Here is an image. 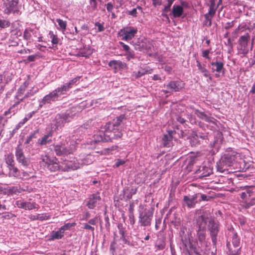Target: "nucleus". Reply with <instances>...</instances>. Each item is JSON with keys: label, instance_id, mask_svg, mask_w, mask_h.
Listing matches in <instances>:
<instances>
[{"label": "nucleus", "instance_id": "nucleus-64", "mask_svg": "<svg viewBox=\"0 0 255 255\" xmlns=\"http://www.w3.org/2000/svg\"><path fill=\"white\" fill-rule=\"evenodd\" d=\"M119 43L123 47V50L125 51L126 52L131 50L129 46L123 42L120 41Z\"/></svg>", "mask_w": 255, "mask_h": 255}, {"label": "nucleus", "instance_id": "nucleus-51", "mask_svg": "<svg viewBox=\"0 0 255 255\" xmlns=\"http://www.w3.org/2000/svg\"><path fill=\"white\" fill-rule=\"evenodd\" d=\"M10 22L8 20L0 18V27L4 28L10 26Z\"/></svg>", "mask_w": 255, "mask_h": 255}, {"label": "nucleus", "instance_id": "nucleus-47", "mask_svg": "<svg viewBox=\"0 0 255 255\" xmlns=\"http://www.w3.org/2000/svg\"><path fill=\"white\" fill-rule=\"evenodd\" d=\"M92 54V51L90 48H87L81 50L79 53V55L82 57H87Z\"/></svg>", "mask_w": 255, "mask_h": 255}, {"label": "nucleus", "instance_id": "nucleus-23", "mask_svg": "<svg viewBox=\"0 0 255 255\" xmlns=\"http://www.w3.org/2000/svg\"><path fill=\"white\" fill-rule=\"evenodd\" d=\"M193 112L199 119L210 123H215L216 120L206 114L205 112L199 110L194 109Z\"/></svg>", "mask_w": 255, "mask_h": 255}, {"label": "nucleus", "instance_id": "nucleus-42", "mask_svg": "<svg viewBox=\"0 0 255 255\" xmlns=\"http://www.w3.org/2000/svg\"><path fill=\"white\" fill-rule=\"evenodd\" d=\"M213 17L214 16H211L210 15H209L207 13L205 14V20L203 22V25L207 27L211 26L212 25V19Z\"/></svg>", "mask_w": 255, "mask_h": 255}, {"label": "nucleus", "instance_id": "nucleus-10", "mask_svg": "<svg viewBox=\"0 0 255 255\" xmlns=\"http://www.w3.org/2000/svg\"><path fill=\"white\" fill-rule=\"evenodd\" d=\"M209 67L212 73L215 72V77L216 78H219L221 75L223 76L225 74L224 63L221 59H218L217 57L214 58L210 62Z\"/></svg>", "mask_w": 255, "mask_h": 255}, {"label": "nucleus", "instance_id": "nucleus-49", "mask_svg": "<svg viewBox=\"0 0 255 255\" xmlns=\"http://www.w3.org/2000/svg\"><path fill=\"white\" fill-rule=\"evenodd\" d=\"M75 223H66L62 227H61L59 229L64 234V232L67 230H69L71 227H73L75 226Z\"/></svg>", "mask_w": 255, "mask_h": 255}, {"label": "nucleus", "instance_id": "nucleus-9", "mask_svg": "<svg viewBox=\"0 0 255 255\" xmlns=\"http://www.w3.org/2000/svg\"><path fill=\"white\" fill-rule=\"evenodd\" d=\"M226 247L228 255H239L241 252L240 247V238L237 233L233 232L230 241H227Z\"/></svg>", "mask_w": 255, "mask_h": 255}, {"label": "nucleus", "instance_id": "nucleus-32", "mask_svg": "<svg viewBox=\"0 0 255 255\" xmlns=\"http://www.w3.org/2000/svg\"><path fill=\"white\" fill-rule=\"evenodd\" d=\"M119 234L121 235V239L125 241V243L127 242V230L125 226L122 223H119L117 226Z\"/></svg>", "mask_w": 255, "mask_h": 255}, {"label": "nucleus", "instance_id": "nucleus-52", "mask_svg": "<svg viewBox=\"0 0 255 255\" xmlns=\"http://www.w3.org/2000/svg\"><path fill=\"white\" fill-rule=\"evenodd\" d=\"M255 205V198H253L250 202H244L243 203V206L246 209H248L250 207Z\"/></svg>", "mask_w": 255, "mask_h": 255}, {"label": "nucleus", "instance_id": "nucleus-29", "mask_svg": "<svg viewBox=\"0 0 255 255\" xmlns=\"http://www.w3.org/2000/svg\"><path fill=\"white\" fill-rule=\"evenodd\" d=\"M109 66L118 70L124 69L126 67L127 65L126 63L120 60H111L109 62Z\"/></svg>", "mask_w": 255, "mask_h": 255}, {"label": "nucleus", "instance_id": "nucleus-39", "mask_svg": "<svg viewBox=\"0 0 255 255\" xmlns=\"http://www.w3.org/2000/svg\"><path fill=\"white\" fill-rule=\"evenodd\" d=\"M38 133V130H34L33 132L27 136L25 141V144H29L33 139L37 138V134Z\"/></svg>", "mask_w": 255, "mask_h": 255}, {"label": "nucleus", "instance_id": "nucleus-7", "mask_svg": "<svg viewBox=\"0 0 255 255\" xmlns=\"http://www.w3.org/2000/svg\"><path fill=\"white\" fill-rule=\"evenodd\" d=\"M139 213L138 223L141 226L147 227L151 225L153 218L154 208H147L146 206L140 204L138 210Z\"/></svg>", "mask_w": 255, "mask_h": 255}, {"label": "nucleus", "instance_id": "nucleus-17", "mask_svg": "<svg viewBox=\"0 0 255 255\" xmlns=\"http://www.w3.org/2000/svg\"><path fill=\"white\" fill-rule=\"evenodd\" d=\"M29 199V201L25 200L23 198H20L15 201V205L20 209L25 210H31L36 208V203L35 202H31Z\"/></svg>", "mask_w": 255, "mask_h": 255}, {"label": "nucleus", "instance_id": "nucleus-24", "mask_svg": "<svg viewBox=\"0 0 255 255\" xmlns=\"http://www.w3.org/2000/svg\"><path fill=\"white\" fill-rule=\"evenodd\" d=\"M20 103V102L15 100V103L9 108V109L4 113L3 116L7 117L8 118L11 117V116L8 117L9 114L14 115L21 108V106L19 105Z\"/></svg>", "mask_w": 255, "mask_h": 255}, {"label": "nucleus", "instance_id": "nucleus-53", "mask_svg": "<svg viewBox=\"0 0 255 255\" xmlns=\"http://www.w3.org/2000/svg\"><path fill=\"white\" fill-rule=\"evenodd\" d=\"M118 148V146H116V145L112 146L110 148H108L106 149L105 153H107L108 154H115V153H116L115 151L117 150Z\"/></svg>", "mask_w": 255, "mask_h": 255}, {"label": "nucleus", "instance_id": "nucleus-22", "mask_svg": "<svg viewBox=\"0 0 255 255\" xmlns=\"http://www.w3.org/2000/svg\"><path fill=\"white\" fill-rule=\"evenodd\" d=\"M198 229L197 231H204L206 232L208 218L203 215L199 216L196 220Z\"/></svg>", "mask_w": 255, "mask_h": 255}, {"label": "nucleus", "instance_id": "nucleus-16", "mask_svg": "<svg viewBox=\"0 0 255 255\" xmlns=\"http://www.w3.org/2000/svg\"><path fill=\"white\" fill-rule=\"evenodd\" d=\"M15 154L17 161L23 166H27L29 164V159L25 156L22 148L19 146L16 147Z\"/></svg>", "mask_w": 255, "mask_h": 255}, {"label": "nucleus", "instance_id": "nucleus-38", "mask_svg": "<svg viewBox=\"0 0 255 255\" xmlns=\"http://www.w3.org/2000/svg\"><path fill=\"white\" fill-rule=\"evenodd\" d=\"M184 202L186 204L188 207L194 208L198 201H194L190 196H185L183 198Z\"/></svg>", "mask_w": 255, "mask_h": 255}, {"label": "nucleus", "instance_id": "nucleus-27", "mask_svg": "<svg viewBox=\"0 0 255 255\" xmlns=\"http://www.w3.org/2000/svg\"><path fill=\"white\" fill-rule=\"evenodd\" d=\"M184 8L182 6L179 4H174L172 7V13L174 18L184 17L185 15L182 16L183 14Z\"/></svg>", "mask_w": 255, "mask_h": 255}, {"label": "nucleus", "instance_id": "nucleus-57", "mask_svg": "<svg viewBox=\"0 0 255 255\" xmlns=\"http://www.w3.org/2000/svg\"><path fill=\"white\" fill-rule=\"evenodd\" d=\"M37 220L43 221L47 220L50 219V216L46 214H37Z\"/></svg>", "mask_w": 255, "mask_h": 255}, {"label": "nucleus", "instance_id": "nucleus-63", "mask_svg": "<svg viewBox=\"0 0 255 255\" xmlns=\"http://www.w3.org/2000/svg\"><path fill=\"white\" fill-rule=\"evenodd\" d=\"M246 24H240L238 27L235 30V33H239L240 31H243L246 28Z\"/></svg>", "mask_w": 255, "mask_h": 255}, {"label": "nucleus", "instance_id": "nucleus-11", "mask_svg": "<svg viewBox=\"0 0 255 255\" xmlns=\"http://www.w3.org/2000/svg\"><path fill=\"white\" fill-rule=\"evenodd\" d=\"M137 33V28L133 26H127L121 29L119 31L118 36L120 37L121 40L128 42L130 41Z\"/></svg>", "mask_w": 255, "mask_h": 255}, {"label": "nucleus", "instance_id": "nucleus-36", "mask_svg": "<svg viewBox=\"0 0 255 255\" xmlns=\"http://www.w3.org/2000/svg\"><path fill=\"white\" fill-rule=\"evenodd\" d=\"M143 39H139L137 42H134L132 41L130 43L134 46V49L135 50L141 51H143V47H144L143 44Z\"/></svg>", "mask_w": 255, "mask_h": 255}, {"label": "nucleus", "instance_id": "nucleus-20", "mask_svg": "<svg viewBox=\"0 0 255 255\" xmlns=\"http://www.w3.org/2000/svg\"><path fill=\"white\" fill-rule=\"evenodd\" d=\"M28 85V82L25 81L23 84L21 85L17 90V91L15 96V99L19 102H23L25 100V98L24 97L26 88Z\"/></svg>", "mask_w": 255, "mask_h": 255}, {"label": "nucleus", "instance_id": "nucleus-18", "mask_svg": "<svg viewBox=\"0 0 255 255\" xmlns=\"http://www.w3.org/2000/svg\"><path fill=\"white\" fill-rule=\"evenodd\" d=\"M196 177L198 178H203L209 176L213 173V169L210 166H200L195 172Z\"/></svg>", "mask_w": 255, "mask_h": 255}, {"label": "nucleus", "instance_id": "nucleus-25", "mask_svg": "<svg viewBox=\"0 0 255 255\" xmlns=\"http://www.w3.org/2000/svg\"><path fill=\"white\" fill-rule=\"evenodd\" d=\"M53 133V131H52V130L50 129L47 134L38 139L37 143L40 145H44L49 143L52 141Z\"/></svg>", "mask_w": 255, "mask_h": 255}, {"label": "nucleus", "instance_id": "nucleus-19", "mask_svg": "<svg viewBox=\"0 0 255 255\" xmlns=\"http://www.w3.org/2000/svg\"><path fill=\"white\" fill-rule=\"evenodd\" d=\"M175 133L174 130H168L163 135L161 138V144L164 147H170L172 145L173 134Z\"/></svg>", "mask_w": 255, "mask_h": 255}, {"label": "nucleus", "instance_id": "nucleus-26", "mask_svg": "<svg viewBox=\"0 0 255 255\" xmlns=\"http://www.w3.org/2000/svg\"><path fill=\"white\" fill-rule=\"evenodd\" d=\"M17 191V187L15 186H0V194L9 195L16 193Z\"/></svg>", "mask_w": 255, "mask_h": 255}, {"label": "nucleus", "instance_id": "nucleus-2", "mask_svg": "<svg viewBox=\"0 0 255 255\" xmlns=\"http://www.w3.org/2000/svg\"><path fill=\"white\" fill-rule=\"evenodd\" d=\"M91 123L92 121L88 122L79 127L75 132L76 136L74 137L75 135H73L71 140L69 137L65 139L64 136H61L60 143L53 144L56 154L58 156H63L73 153L76 149L77 142L75 140L80 139L77 137L78 135H80V137H83L86 133H89L91 130Z\"/></svg>", "mask_w": 255, "mask_h": 255}, {"label": "nucleus", "instance_id": "nucleus-56", "mask_svg": "<svg viewBox=\"0 0 255 255\" xmlns=\"http://www.w3.org/2000/svg\"><path fill=\"white\" fill-rule=\"evenodd\" d=\"M174 0H167V4L165 5L163 11L167 12L170 10V7Z\"/></svg>", "mask_w": 255, "mask_h": 255}, {"label": "nucleus", "instance_id": "nucleus-15", "mask_svg": "<svg viewBox=\"0 0 255 255\" xmlns=\"http://www.w3.org/2000/svg\"><path fill=\"white\" fill-rule=\"evenodd\" d=\"M208 227L213 244L216 245L217 242V237L219 232V223L214 220H210Z\"/></svg>", "mask_w": 255, "mask_h": 255}, {"label": "nucleus", "instance_id": "nucleus-5", "mask_svg": "<svg viewBox=\"0 0 255 255\" xmlns=\"http://www.w3.org/2000/svg\"><path fill=\"white\" fill-rule=\"evenodd\" d=\"M206 232L197 231V240L194 241L189 239L187 246L189 249H198L204 254H207L210 243L206 238Z\"/></svg>", "mask_w": 255, "mask_h": 255}, {"label": "nucleus", "instance_id": "nucleus-50", "mask_svg": "<svg viewBox=\"0 0 255 255\" xmlns=\"http://www.w3.org/2000/svg\"><path fill=\"white\" fill-rule=\"evenodd\" d=\"M252 192L249 189H247L246 191L243 192L240 194L241 198L245 200L251 196Z\"/></svg>", "mask_w": 255, "mask_h": 255}, {"label": "nucleus", "instance_id": "nucleus-61", "mask_svg": "<svg viewBox=\"0 0 255 255\" xmlns=\"http://www.w3.org/2000/svg\"><path fill=\"white\" fill-rule=\"evenodd\" d=\"M210 53V49H206L203 50L202 52V56L204 58H205L208 60L210 59V57L209 56V54Z\"/></svg>", "mask_w": 255, "mask_h": 255}, {"label": "nucleus", "instance_id": "nucleus-21", "mask_svg": "<svg viewBox=\"0 0 255 255\" xmlns=\"http://www.w3.org/2000/svg\"><path fill=\"white\" fill-rule=\"evenodd\" d=\"M6 1L7 2H4L3 3V5L2 6V8L3 9V12L5 14L8 15L11 12L14 11L17 2L14 0H12V1L6 0Z\"/></svg>", "mask_w": 255, "mask_h": 255}, {"label": "nucleus", "instance_id": "nucleus-12", "mask_svg": "<svg viewBox=\"0 0 255 255\" xmlns=\"http://www.w3.org/2000/svg\"><path fill=\"white\" fill-rule=\"evenodd\" d=\"M188 139L192 146H196L200 144V139L202 140L209 139L207 133H203L198 131H192Z\"/></svg>", "mask_w": 255, "mask_h": 255}, {"label": "nucleus", "instance_id": "nucleus-45", "mask_svg": "<svg viewBox=\"0 0 255 255\" xmlns=\"http://www.w3.org/2000/svg\"><path fill=\"white\" fill-rule=\"evenodd\" d=\"M56 20L60 27V29L64 33L66 29L67 22L60 18H57Z\"/></svg>", "mask_w": 255, "mask_h": 255}, {"label": "nucleus", "instance_id": "nucleus-33", "mask_svg": "<svg viewBox=\"0 0 255 255\" xmlns=\"http://www.w3.org/2000/svg\"><path fill=\"white\" fill-rule=\"evenodd\" d=\"M196 63H197V67L198 69L199 70V72L201 73H202L204 77L209 76L210 72L206 68V65L202 64L200 62H199L198 60L196 61Z\"/></svg>", "mask_w": 255, "mask_h": 255}, {"label": "nucleus", "instance_id": "nucleus-34", "mask_svg": "<svg viewBox=\"0 0 255 255\" xmlns=\"http://www.w3.org/2000/svg\"><path fill=\"white\" fill-rule=\"evenodd\" d=\"M64 234L60 229L57 231H52L49 237V241H54L55 240H59L62 239Z\"/></svg>", "mask_w": 255, "mask_h": 255}, {"label": "nucleus", "instance_id": "nucleus-41", "mask_svg": "<svg viewBox=\"0 0 255 255\" xmlns=\"http://www.w3.org/2000/svg\"><path fill=\"white\" fill-rule=\"evenodd\" d=\"M136 193V189L135 188H131L130 191L128 189H124V193L127 199H130L132 198V196Z\"/></svg>", "mask_w": 255, "mask_h": 255}, {"label": "nucleus", "instance_id": "nucleus-30", "mask_svg": "<svg viewBox=\"0 0 255 255\" xmlns=\"http://www.w3.org/2000/svg\"><path fill=\"white\" fill-rule=\"evenodd\" d=\"M8 176L9 177H14L16 179H19L20 178V171L18 168L15 166H13L10 168H8Z\"/></svg>", "mask_w": 255, "mask_h": 255}, {"label": "nucleus", "instance_id": "nucleus-28", "mask_svg": "<svg viewBox=\"0 0 255 255\" xmlns=\"http://www.w3.org/2000/svg\"><path fill=\"white\" fill-rule=\"evenodd\" d=\"M237 154L234 152H229L224 154L221 158L227 163V164L231 166L235 161L237 158Z\"/></svg>", "mask_w": 255, "mask_h": 255}, {"label": "nucleus", "instance_id": "nucleus-44", "mask_svg": "<svg viewBox=\"0 0 255 255\" xmlns=\"http://www.w3.org/2000/svg\"><path fill=\"white\" fill-rule=\"evenodd\" d=\"M33 176V175L32 173L22 170L20 171V178L19 179L26 180Z\"/></svg>", "mask_w": 255, "mask_h": 255}, {"label": "nucleus", "instance_id": "nucleus-58", "mask_svg": "<svg viewBox=\"0 0 255 255\" xmlns=\"http://www.w3.org/2000/svg\"><path fill=\"white\" fill-rule=\"evenodd\" d=\"M27 121L23 118L18 124L15 126V128L13 129V132H15L16 131L20 128Z\"/></svg>", "mask_w": 255, "mask_h": 255}, {"label": "nucleus", "instance_id": "nucleus-40", "mask_svg": "<svg viewBox=\"0 0 255 255\" xmlns=\"http://www.w3.org/2000/svg\"><path fill=\"white\" fill-rule=\"evenodd\" d=\"M34 30L31 28H26L23 32V38L27 41H29L31 37V33Z\"/></svg>", "mask_w": 255, "mask_h": 255}, {"label": "nucleus", "instance_id": "nucleus-4", "mask_svg": "<svg viewBox=\"0 0 255 255\" xmlns=\"http://www.w3.org/2000/svg\"><path fill=\"white\" fill-rule=\"evenodd\" d=\"M40 164L44 168L52 172L58 171H68L71 170H76L80 167V164L77 159H74L73 160L65 159L60 164L56 157L47 155L42 157Z\"/></svg>", "mask_w": 255, "mask_h": 255}, {"label": "nucleus", "instance_id": "nucleus-31", "mask_svg": "<svg viewBox=\"0 0 255 255\" xmlns=\"http://www.w3.org/2000/svg\"><path fill=\"white\" fill-rule=\"evenodd\" d=\"M228 167H229V165L227 164V163L226 162V161L222 158L217 163V171L220 173H223L224 171L228 170Z\"/></svg>", "mask_w": 255, "mask_h": 255}, {"label": "nucleus", "instance_id": "nucleus-35", "mask_svg": "<svg viewBox=\"0 0 255 255\" xmlns=\"http://www.w3.org/2000/svg\"><path fill=\"white\" fill-rule=\"evenodd\" d=\"M209 10L207 13L211 16H214L218 5H216L215 0H210Z\"/></svg>", "mask_w": 255, "mask_h": 255}, {"label": "nucleus", "instance_id": "nucleus-59", "mask_svg": "<svg viewBox=\"0 0 255 255\" xmlns=\"http://www.w3.org/2000/svg\"><path fill=\"white\" fill-rule=\"evenodd\" d=\"M7 120L4 119L3 116H0V128L1 129V131L2 130Z\"/></svg>", "mask_w": 255, "mask_h": 255}, {"label": "nucleus", "instance_id": "nucleus-46", "mask_svg": "<svg viewBox=\"0 0 255 255\" xmlns=\"http://www.w3.org/2000/svg\"><path fill=\"white\" fill-rule=\"evenodd\" d=\"M38 91L37 88L32 87L30 90L28 91L24 96V97L25 98V99L28 98L29 97L33 96L35 93H36Z\"/></svg>", "mask_w": 255, "mask_h": 255}, {"label": "nucleus", "instance_id": "nucleus-6", "mask_svg": "<svg viewBox=\"0 0 255 255\" xmlns=\"http://www.w3.org/2000/svg\"><path fill=\"white\" fill-rule=\"evenodd\" d=\"M73 118V115L70 112L57 114L50 124V129L53 132L59 130L65 123L70 122Z\"/></svg>", "mask_w": 255, "mask_h": 255}, {"label": "nucleus", "instance_id": "nucleus-60", "mask_svg": "<svg viewBox=\"0 0 255 255\" xmlns=\"http://www.w3.org/2000/svg\"><path fill=\"white\" fill-rule=\"evenodd\" d=\"M81 29L84 31L83 32H82L80 34L81 35H86L87 34H88V30H89V27L88 26V25L86 24H83L81 27Z\"/></svg>", "mask_w": 255, "mask_h": 255}, {"label": "nucleus", "instance_id": "nucleus-54", "mask_svg": "<svg viewBox=\"0 0 255 255\" xmlns=\"http://www.w3.org/2000/svg\"><path fill=\"white\" fill-rule=\"evenodd\" d=\"M106 8L109 12H112V11L115 7L114 1H110L106 4Z\"/></svg>", "mask_w": 255, "mask_h": 255}, {"label": "nucleus", "instance_id": "nucleus-8", "mask_svg": "<svg viewBox=\"0 0 255 255\" xmlns=\"http://www.w3.org/2000/svg\"><path fill=\"white\" fill-rule=\"evenodd\" d=\"M250 35L248 33L242 35L238 39V45L237 49L239 54L246 55L249 51L252 50L253 47L254 38H252V42L250 43Z\"/></svg>", "mask_w": 255, "mask_h": 255}, {"label": "nucleus", "instance_id": "nucleus-48", "mask_svg": "<svg viewBox=\"0 0 255 255\" xmlns=\"http://www.w3.org/2000/svg\"><path fill=\"white\" fill-rule=\"evenodd\" d=\"M124 55L126 57L127 61H129L131 59H133L135 58V53L132 50H130L126 52Z\"/></svg>", "mask_w": 255, "mask_h": 255}, {"label": "nucleus", "instance_id": "nucleus-55", "mask_svg": "<svg viewBox=\"0 0 255 255\" xmlns=\"http://www.w3.org/2000/svg\"><path fill=\"white\" fill-rule=\"evenodd\" d=\"M217 136H218V138L215 139L214 141L213 144L212 145V146H214L216 144L221 143L222 142V134L221 132L218 131L217 132Z\"/></svg>", "mask_w": 255, "mask_h": 255}, {"label": "nucleus", "instance_id": "nucleus-1", "mask_svg": "<svg viewBox=\"0 0 255 255\" xmlns=\"http://www.w3.org/2000/svg\"><path fill=\"white\" fill-rule=\"evenodd\" d=\"M127 119L124 114L117 117L112 122H108L93 135L92 139L87 143L93 146L101 141L108 142L121 138L123 135V126L127 123Z\"/></svg>", "mask_w": 255, "mask_h": 255}, {"label": "nucleus", "instance_id": "nucleus-13", "mask_svg": "<svg viewBox=\"0 0 255 255\" xmlns=\"http://www.w3.org/2000/svg\"><path fill=\"white\" fill-rule=\"evenodd\" d=\"M185 86V83L181 80L170 81L167 85H164L167 90H163L165 94L170 92H177L181 91Z\"/></svg>", "mask_w": 255, "mask_h": 255}, {"label": "nucleus", "instance_id": "nucleus-3", "mask_svg": "<svg viewBox=\"0 0 255 255\" xmlns=\"http://www.w3.org/2000/svg\"><path fill=\"white\" fill-rule=\"evenodd\" d=\"M80 79L81 76H77L45 95L39 101L38 109L49 108L53 102L60 100L62 96L66 95L71 88L79 84Z\"/></svg>", "mask_w": 255, "mask_h": 255}, {"label": "nucleus", "instance_id": "nucleus-37", "mask_svg": "<svg viewBox=\"0 0 255 255\" xmlns=\"http://www.w3.org/2000/svg\"><path fill=\"white\" fill-rule=\"evenodd\" d=\"M5 162L8 168L15 166V163L14 160L13 155L11 154H8L5 157Z\"/></svg>", "mask_w": 255, "mask_h": 255}, {"label": "nucleus", "instance_id": "nucleus-14", "mask_svg": "<svg viewBox=\"0 0 255 255\" xmlns=\"http://www.w3.org/2000/svg\"><path fill=\"white\" fill-rule=\"evenodd\" d=\"M101 202V197L98 192L90 195L85 201L86 206L90 209L98 208Z\"/></svg>", "mask_w": 255, "mask_h": 255}, {"label": "nucleus", "instance_id": "nucleus-62", "mask_svg": "<svg viewBox=\"0 0 255 255\" xmlns=\"http://www.w3.org/2000/svg\"><path fill=\"white\" fill-rule=\"evenodd\" d=\"M95 26L98 27V30L96 31V32L103 31L105 29L103 24L96 22L95 24Z\"/></svg>", "mask_w": 255, "mask_h": 255}, {"label": "nucleus", "instance_id": "nucleus-43", "mask_svg": "<svg viewBox=\"0 0 255 255\" xmlns=\"http://www.w3.org/2000/svg\"><path fill=\"white\" fill-rule=\"evenodd\" d=\"M49 36L51 39V42L53 45L57 44L60 39L56 35H55L53 31H50L49 32Z\"/></svg>", "mask_w": 255, "mask_h": 255}]
</instances>
